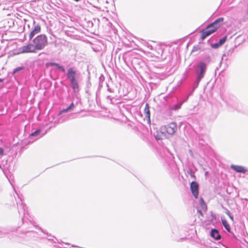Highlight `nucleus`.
Here are the masks:
<instances>
[{
    "label": "nucleus",
    "mask_w": 248,
    "mask_h": 248,
    "mask_svg": "<svg viewBox=\"0 0 248 248\" xmlns=\"http://www.w3.org/2000/svg\"><path fill=\"white\" fill-rule=\"evenodd\" d=\"M223 20L224 18L223 17H219L208 25L205 29L202 30L201 36L202 39V40L205 39L207 36L215 32L220 26L218 24L223 22Z\"/></svg>",
    "instance_id": "f257e3e1"
},
{
    "label": "nucleus",
    "mask_w": 248,
    "mask_h": 248,
    "mask_svg": "<svg viewBox=\"0 0 248 248\" xmlns=\"http://www.w3.org/2000/svg\"><path fill=\"white\" fill-rule=\"evenodd\" d=\"M33 44L37 50L43 49L47 44L46 36L44 34L38 35L32 40Z\"/></svg>",
    "instance_id": "f03ea898"
},
{
    "label": "nucleus",
    "mask_w": 248,
    "mask_h": 248,
    "mask_svg": "<svg viewBox=\"0 0 248 248\" xmlns=\"http://www.w3.org/2000/svg\"><path fill=\"white\" fill-rule=\"evenodd\" d=\"M207 63L203 62H200L197 65L196 74L197 78L202 79L204 76L206 70Z\"/></svg>",
    "instance_id": "7ed1b4c3"
},
{
    "label": "nucleus",
    "mask_w": 248,
    "mask_h": 248,
    "mask_svg": "<svg viewBox=\"0 0 248 248\" xmlns=\"http://www.w3.org/2000/svg\"><path fill=\"white\" fill-rule=\"evenodd\" d=\"M177 125L175 123H170L161 128L162 130L165 131L169 135H173L177 130Z\"/></svg>",
    "instance_id": "20e7f679"
},
{
    "label": "nucleus",
    "mask_w": 248,
    "mask_h": 248,
    "mask_svg": "<svg viewBox=\"0 0 248 248\" xmlns=\"http://www.w3.org/2000/svg\"><path fill=\"white\" fill-rule=\"evenodd\" d=\"M19 50L21 53H35L36 49L33 44L30 43L20 47Z\"/></svg>",
    "instance_id": "39448f33"
},
{
    "label": "nucleus",
    "mask_w": 248,
    "mask_h": 248,
    "mask_svg": "<svg viewBox=\"0 0 248 248\" xmlns=\"http://www.w3.org/2000/svg\"><path fill=\"white\" fill-rule=\"evenodd\" d=\"M190 190L193 196L197 199L199 195V184L195 181L190 184Z\"/></svg>",
    "instance_id": "423d86ee"
},
{
    "label": "nucleus",
    "mask_w": 248,
    "mask_h": 248,
    "mask_svg": "<svg viewBox=\"0 0 248 248\" xmlns=\"http://www.w3.org/2000/svg\"><path fill=\"white\" fill-rule=\"evenodd\" d=\"M77 72L74 68L70 67L67 70V76L70 81L77 80Z\"/></svg>",
    "instance_id": "0eeeda50"
},
{
    "label": "nucleus",
    "mask_w": 248,
    "mask_h": 248,
    "mask_svg": "<svg viewBox=\"0 0 248 248\" xmlns=\"http://www.w3.org/2000/svg\"><path fill=\"white\" fill-rule=\"evenodd\" d=\"M40 31V26L38 24L35 25L33 28V30L31 32L30 34H29V39L31 40L36 34L39 33Z\"/></svg>",
    "instance_id": "6e6552de"
},
{
    "label": "nucleus",
    "mask_w": 248,
    "mask_h": 248,
    "mask_svg": "<svg viewBox=\"0 0 248 248\" xmlns=\"http://www.w3.org/2000/svg\"><path fill=\"white\" fill-rule=\"evenodd\" d=\"M231 168L237 172L245 173L247 171V169L241 166L232 165Z\"/></svg>",
    "instance_id": "1a4fd4ad"
},
{
    "label": "nucleus",
    "mask_w": 248,
    "mask_h": 248,
    "mask_svg": "<svg viewBox=\"0 0 248 248\" xmlns=\"http://www.w3.org/2000/svg\"><path fill=\"white\" fill-rule=\"evenodd\" d=\"M211 236L215 240H218L221 238V235L218 231L215 229H212L210 232Z\"/></svg>",
    "instance_id": "9d476101"
},
{
    "label": "nucleus",
    "mask_w": 248,
    "mask_h": 248,
    "mask_svg": "<svg viewBox=\"0 0 248 248\" xmlns=\"http://www.w3.org/2000/svg\"><path fill=\"white\" fill-rule=\"evenodd\" d=\"M145 117L147 119L149 123H150V111L148 104L146 103L144 110Z\"/></svg>",
    "instance_id": "9b49d317"
},
{
    "label": "nucleus",
    "mask_w": 248,
    "mask_h": 248,
    "mask_svg": "<svg viewBox=\"0 0 248 248\" xmlns=\"http://www.w3.org/2000/svg\"><path fill=\"white\" fill-rule=\"evenodd\" d=\"M74 108V105L73 103H72L71 104V105L69 107H68L67 108L63 109L61 111H60L58 115H61L63 113L67 112L70 111L71 110L73 109V108Z\"/></svg>",
    "instance_id": "f8f14e48"
},
{
    "label": "nucleus",
    "mask_w": 248,
    "mask_h": 248,
    "mask_svg": "<svg viewBox=\"0 0 248 248\" xmlns=\"http://www.w3.org/2000/svg\"><path fill=\"white\" fill-rule=\"evenodd\" d=\"M71 87L75 92L78 91V85L77 80L70 81Z\"/></svg>",
    "instance_id": "ddd939ff"
},
{
    "label": "nucleus",
    "mask_w": 248,
    "mask_h": 248,
    "mask_svg": "<svg viewBox=\"0 0 248 248\" xmlns=\"http://www.w3.org/2000/svg\"><path fill=\"white\" fill-rule=\"evenodd\" d=\"M222 223L224 228L228 231H230V227L227 221L225 219H222Z\"/></svg>",
    "instance_id": "4468645a"
},
{
    "label": "nucleus",
    "mask_w": 248,
    "mask_h": 248,
    "mask_svg": "<svg viewBox=\"0 0 248 248\" xmlns=\"http://www.w3.org/2000/svg\"><path fill=\"white\" fill-rule=\"evenodd\" d=\"M182 104V103H178L176 105H174L171 107L170 109L173 110H178L181 108Z\"/></svg>",
    "instance_id": "2eb2a0df"
},
{
    "label": "nucleus",
    "mask_w": 248,
    "mask_h": 248,
    "mask_svg": "<svg viewBox=\"0 0 248 248\" xmlns=\"http://www.w3.org/2000/svg\"><path fill=\"white\" fill-rule=\"evenodd\" d=\"M227 38V36H224L222 38L220 39L219 41H218L219 45H220L221 46L226 41Z\"/></svg>",
    "instance_id": "dca6fc26"
},
{
    "label": "nucleus",
    "mask_w": 248,
    "mask_h": 248,
    "mask_svg": "<svg viewBox=\"0 0 248 248\" xmlns=\"http://www.w3.org/2000/svg\"><path fill=\"white\" fill-rule=\"evenodd\" d=\"M200 203L202 206V208L204 209L206 208V204L204 202L203 199L202 198H200Z\"/></svg>",
    "instance_id": "f3484780"
},
{
    "label": "nucleus",
    "mask_w": 248,
    "mask_h": 248,
    "mask_svg": "<svg viewBox=\"0 0 248 248\" xmlns=\"http://www.w3.org/2000/svg\"><path fill=\"white\" fill-rule=\"evenodd\" d=\"M201 80V79H198V78H196V81H195V83L194 84V86H193L194 90L198 87V86L199 85V83H200Z\"/></svg>",
    "instance_id": "a211bd4d"
},
{
    "label": "nucleus",
    "mask_w": 248,
    "mask_h": 248,
    "mask_svg": "<svg viewBox=\"0 0 248 248\" xmlns=\"http://www.w3.org/2000/svg\"><path fill=\"white\" fill-rule=\"evenodd\" d=\"M47 65L48 66H56L58 68H59V66H60V65L57 63H55V62H49V63H47Z\"/></svg>",
    "instance_id": "6ab92c4d"
},
{
    "label": "nucleus",
    "mask_w": 248,
    "mask_h": 248,
    "mask_svg": "<svg viewBox=\"0 0 248 248\" xmlns=\"http://www.w3.org/2000/svg\"><path fill=\"white\" fill-rule=\"evenodd\" d=\"M40 129H37L35 131L33 132L31 135L32 136H37L40 133Z\"/></svg>",
    "instance_id": "aec40b11"
},
{
    "label": "nucleus",
    "mask_w": 248,
    "mask_h": 248,
    "mask_svg": "<svg viewBox=\"0 0 248 248\" xmlns=\"http://www.w3.org/2000/svg\"><path fill=\"white\" fill-rule=\"evenodd\" d=\"M24 69V67H23V66L18 67H17V68H16V69L14 70V71H13V73H14V74H15V73H16V72H18V71H20V70H22V69Z\"/></svg>",
    "instance_id": "412c9836"
},
{
    "label": "nucleus",
    "mask_w": 248,
    "mask_h": 248,
    "mask_svg": "<svg viewBox=\"0 0 248 248\" xmlns=\"http://www.w3.org/2000/svg\"><path fill=\"white\" fill-rule=\"evenodd\" d=\"M243 19L244 20H246L248 19V8H247L245 12V14L244 16Z\"/></svg>",
    "instance_id": "4be33fe9"
},
{
    "label": "nucleus",
    "mask_w": 248,
    "mask_h": 248,
    "mask_svg": "<svg viewBox=\"0 0 248 248\" xmlns=\"http://www.w3.org/2000/svg\"><path fill=\"white\" fill-rule=\"evenodd\" d=\"M21 206H22V208H23V211L20 210L19 209L18 210V212H19V214H23L25 216V211H26L25 209V206L24 205H22V204L21 205Z\"/></svg>",
    "instance_id": "5701e85b"
},
{
    "label": "nucleus",
    "mask_w": 248,
    "mask_h": 248,
    "mask_svg": "<svg viewBox=\"0 0 248 248\" xmlns=\"http://www.w3.org/2000/svg\"><path fill=\"white\" fill-rule=\"evenodd\" d=\"M220 46H221V45H219L218 42L212 45V47L214 48H217Z\"/></svg>",
    "instance_id": "b1692460"
},
{
    "label": "nucleus",
    "mask_w": 248,
    "mask_h": 248,
    "mask_svg": "<svg viewBox=\"0 0 248 248\" xmlns=\"http://www.w3.org/2000/svg\"><path fill=\"white\" fill-rule=\"evenodd\" d=\"M188 173L190 175L191 177L195 178V176L194 172L191 170H188L187 171Z\"/></svg>",
    "instance_id": "393cba45"
},
{
    "label": "nucleus",
    "mask_w": 248,
    "mask_h": 248,
    "mask_svg": "<svg viewBox=\"0 0 248 248\" xmlns=\"http://www.w3.org/2000/svg\"><path fill=\"white\" fill-rule=\"evenodd\" d=\"M68 119V117H66L65 118H60V120H59V121L58 122V123H63L65 121L67 120Z\"/></svg>",
    "instance_id": "a878e982"
},
{
    "label": "nucleus",
    "mask_w": 248,
    "mask_h": 248,
    "mask_svg": "<svg viewBox=\"0 0 248 248\" xmlns=\"http://www.w3.org/2000/svg\"><path fill=\"white\" fill-rule=\"evenodd\" d=\"M155 138L157 140L162 139V136L159 133H157V134L155 136Z\"/></svg>",
    "instance_id": "bb28decb"
},
{
    "label": "nucleus",
    "mask_w": 248,
    "mask_h": 248,
    "mask_svg": "<svg viewBox=\"0 0 248 248\" xmlns=\"http://www.w3.org/2000/svg\"><path fill=\"white\" fill-rule=\"evenodd\" d=\"M59 69H60L62 72H65V69L62 65H60V66H59Z\"/></svg>",
    "instance_id": "cd10ccee"
},
{
    "label": "nucleus",
    "mask_w": 248,
    "mask_h": 248,
    "mask_svg": "<svg viewBox=\"0 0 248 248\" xmlns=\"http://www.w3.org/2000/svg\"><path fill=\"white\" fill-rule=\"evenodd\" d=\"M225 213L228 215V216H230L231 213H230V211L228 210H226V212H225Z\"/></svg>",
    "instance_id": "c85d7f7f"
},
{
    "label": "nucleus",
    "mask_w": 248,
    "mask_h": 248,
    "mask_svg": "<svg viewBox=\"0 0 248 248\" xmlns=\"http://www.w3.org/2000/svg\"><path fill=\"white\" fill-rule=\"evenodd\" d=\"M3 153V150L2 148L0 147V155H2Z\"/></svg>",
    "instance_id": "c756f323"
},
{
    "label": "nucleus",
    "mask_w": 248,
    "mask_h": 248,
    "mask_svg": "<svg viewBox=\"0 0 248 248\" xmlns=\"http://www.w3.org/2000/svg\"><path fill=\"white\" fill-rule=\"evenodd\" d=\"M230 218V219L233 221V216H232V214H231L230 216H228Z\"/></svg>",
    "instance_id": "7c9ffc66"
},
{
    "label": "nucleus",
    "mask_w": 248,
    "mask_h": 248,
    "mask_svg": "<svg viewBox=\"0 0 248 248\" xmlns=\"http://www.w3.org/2000/svg\"><path fill=\"white\" fill-rule=\"evenodd\" d=\"M215 248H227V247H226L225 246H223L221 248H219V247H215Z\"/></svg>",
    "instance_id": "2f4dec72"
},
{
    "label": "nucleus",
    "mask_w": 248,
    "mask_h": 248,
    "mask_svg": "<svg viewBox=\"0 0 248 248\" xmlns=\"http://www.w3.org/2000/svg\"><path fill=\"white\" fill-rule=\"evenodd\" d=\"M210 62V58L208 57L207 58V63H208V62Z\"/></svg>",
    "instance_id": "473e14b6"
},
{
    "label": "nucleus",
    "mask_w": 248,
    "mask_h": 248,
    "mask_svg": "<svg viewBox=\"0 0 248 248\" xmlns=\"http://www.w3.org/2000/svg\"><path fill=\"white\" fill-rule=\"evenodd\" d=\"M198 212H199V213H200L201 215H202V212H201V211H198Z\"/></svg>",
    "instance_id": "72a5a7b5"
},
{
    "label": "nucleus",
    "mask_w": 248,
    "mask_h": 248,
    "mask_svg": "<svg viewBox=\"0 0 248 248\" xmlns=\"http://www.w3.org/2000/svg\"><path fill=\"white\" fill-rule=\"evenodd\" d=\"M107 98H108V99H109L111 100V99L110 98V97H109V96H108Z\"/></svg>",
    "instance_id": "f704fd0d"
},
{
    "label": "nucleus",
    "mask_w": 248,
    "mask_h": 248,
    "mask_svg": "<svg viewBox=\"0 0 248 248\" xmlns=\"http://www.w3.org/2000/svg\"><path fill=\"white\" fill-rule=\"evenodd\" d=\"M3 81V80L1 78H0V82H2Z\"/></svg>",
    "instance_id": "c9c22d12"
},
{
    "label": "nucleus",
    "mask_w": 248,
    "mask_h": 248,
    "mask_svg": "<svg viewBox=\"0 0 248 248\" xmlns=\"http://www.w3.org/2000/svg\"><path fill=\"white\" fill-rule=\"evenodd\" d=\"M108 91H109V92H111L110 89H109V88L108 89Z\"/></svg>",
    "instance_id": "e433bc0d"
}]
</instances>
